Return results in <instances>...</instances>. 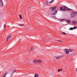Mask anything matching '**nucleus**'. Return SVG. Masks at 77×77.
Wrapping results in <instances>:
<instances>
[{
  "mask_svg": "<svg viewBox=\"0 0 77 77\" xmlns=\"http://www.w3.org/2000/svg\"><path fill=\"white\" fill-rule=\"evenodd\" d=\"M60 10L63 11H66L71 10L72 9L69 8L65 6H63V7H61L60 8Z\"/></svg>",
  "mask_w": 77,
  "mask_h": 77,
  "instance_id": "obj_1",
  "label": "nucleus"
},
{
  "mask_svg": "<svg viewBox=\"0 0 77 77\" xmlns=\"http://www.w3.org/2000/svg\"><path fill=\"white\" fill-rule=\"evenodd\" d=\"M76 16H77V12H72L70 14L71 18H74Z\"/></svg>",
  "mask_w": 77,
  "mask_h": 77,
  "instance_id": "obj_2",
  "label": "nucleus"
},
{
  "mask_svg": "<svg viewBox=\"0 0 77 77\" xmlns=\"http://www.w3.org/2000/svg\"><path fill=\"white\" fill-rule=\"evenodd\" d=\"M33 62L34 63L36 64V63H41L42 61L40 60H33Z\"/></svg>",
  "mask_w": 77,
  "mask_h": 77,
  "instance_id": "obj_3",
  "label": "nucleus"
},
{
  "mask_svg": "<svg viewBox=\"0 0 77 77\" xmlns=\"http://www.w3.org/2000/svg\"><path fill=\"white\" fill-rule=\"evenodd\" d=\"M62 56L61 55L60 56H59V55H56L55 57L56 59H60L62 57Z\"/></svg>",
  "mask_w": 77,
  "mask_h": 77,
  "instance_id": "obj_4",
  "label": "nucleus"
},
{
  "mask_svg": "<svg viewBox=\"0 0 77 77\" xmlns=\"http://www.w3.org/2000/svg\"><path fill=\"white\" fill-rule=\"evenodd\" d=\"M56 8H57V7H51L49 8V9H52V11H53L54 10H56Z\"/></svg>",
  "mask_w": 77,
  "mask_h": 77,
  "instance_id": "obj_5",
  "label": "nucleus"
},
{
  "mask_svg": "<svg viewBox=\"0 0 77 77\" xmlns=\"http://www.w3.org/2000/svg\"><path fill=\"white\" fill-rule=\"evenodd\" d=\"M65 51H66V54H69V51L68 49H66L65 50Z\"/></svg>",
  "mask_w": 77,
  "mask_h": 77,
  "instance_id": "obj_6",
  "label": "nucleus"
},
{
  "mask_svg": "<svg viewBox=\"0 0 77 77\" xmlns=\"http://www.w3.org/2000/svg\"><path fill=\"white\" fill-rule=\"evenodd\" d=\"M0 6H1L2 7L3 6V3L2 2V0H0Z\"/></svg>",
  "mask_w": 77,
  "mask_h": 77,
  "instance_id": "obj_7",
  "label": "nucleus"
},
{
  "mask_svg": "<svg viewBox=\"0 0 77 77\" xmlns=\"http://www.w3.org/2000/svg\"><path fill=\"white\" fill-rule=\"evenodd\" d=\"M57 10L55 11L54 12V13H51V15H56V14H57Z\"/></svg>",
  "mask_w": 77,
  "mask_h": 77,
  "instance_id": "obj_8",
  "label": "nucleus"
},
{
  "mask_svg": "<svg viewBox=\"0 0 77 77\" xmlns=\"http://www.w3.org/2000/svg\"><path fill=\"white\" fill-rule=\"evenodd\" d=\"M66 22L67 23H71V20H66Z\"/></svg>",
  "mask_w": 77,
  "mask_h": 77,
  "instance_id": "obj_9",
  "label": "nucleus"
},
{
  "mask_svg": "<svg viewBox=\"0 0 77 77\" xmlns=\"http://www.w3.org/2000/svg\"><path fill=\"white\" fill-rule=\"evenodd\" d=\"M10 38H11V35H9L8 37H7V39L6 40V41L8 42V40H9V39Z\"/></svg>",
  "mask_w": 77,
  "mask_h": 77,
  "instance_id": "obj_10",
  "label": "nucleus"
},
{
  "mask_svg": "<svg viewBox=\"0 0 77 77\" xmlns=\"http://www.w3.org/2000/svg\"><path fill=\"white\" fill-rule=\"evenodd\" d=\"M73 24H77V21L75 20H74L72 22Z\"/></svg>",
  "mask_w": 77,
  "mask_h": 77,
  "instance_id": "obj_11",
  "label": "nucleus"
},
{
  "mask_svg": "<svg viewBox=\"0 0 77 77\" xmlns=\"http://www.w3.org/2000/svg\"><path fill=\"white\" fill-rule=\"evenodd\" d=\"M34 48H33V47H32L31 48V50H30L29 51V52H30L31 51H33V50H34Z\"/></svg>",
  "mask_w": 77,
  "mask_h": 77,
  "instance_id": "obj_12",
  "label": "nucleus"
},
{
  "mask_svg": "<svg viewBox=\"0 0 77 77\" xmlns=\"http://www.w3.org/2000/svg\"><path fill=\"white\" fill-rule=\"evenodd\" d=\"M38 76H39V75H38V74L37 73H35L34 75L35 77H38Z\"/></svg>",
  "mask_w": 77,
  "mask_h": 77,
  "instance_id": "obj_13",
  "label": "nucleus"
},
{
  "mask_svg": "<svg viewBox=\"0 0 77 77\" xmlns=\"http://www.w3.org/2000/svg\"><path fill=\"white\" fill-rule=\"evenodd\" d=\"M65 19H59V20L60 21V22H62V21H63V20H65Z\"/></svg>",
  "mask_w": 77,
  "mask_h": 77,
  "instance_id": "obj_14",
  "label": "nucleus"
},
{
  "mask_svg": "<svg viewBox=\"0 0 77 77\" xmlns=\"http://www.w3.org/2000/svg\"><path fill=\"white\" fill-rule=\"evenodd\" d=\"M24 24H19V26H20V27H23V26H24Z\"/></svg>",
  "mask_w": 77,
  "mask_h": 77,
  "instance_id": "obj_15",
  "label": "nucleus"
},
{
  "mask_svg": "<svg viewBox=\"0 0 77 77\" xmlns=\"http://www.w3.org/2000/svg\"><path fill=\"white\" fill-rule=\"evenodd\" d=\"M53 18H54V20H56V19H57V20H59V19H58V18H56V16H55V17H53Z\"/></svg>",
  "mask_w": 77,
  "mask_h": 77,
  "instance_id": "obj_16",
  "label": "nucleus"
},
{
  "mask_svg": "<svg viewBox=\"0 0 77 77\" xmlns=\"http://www.w3.org/2000/svg\"><path fill=\"white\" fill-rule=\"evenodd\" d=\"M45 5H48V1H46L45 2Z\"/></svg>",
  "mask_w": 77,
  "mask_h": 77,
  "instance_id": "obj_17",
  "label": "nucleus"
},
{
  "mask_svg": "<svg viewBox=\"0 0 77 77\" xmlns=\"http://www.w3.org/2000/svg\"><path fill=\"white\" fill-rule=\"evenodd\" d=\"M69 30H73V28L72 27H71L69 28Z\"/></svg>",
  "mask_w": 77,
  "mask_h": 77,
  "instance_id": "obj_18",
  "label": "nucleus"
},
{
  "mask_svg": "<svg viewBox=\"0 0 77 77\" xmlns=\"http://www.w3.org/2000/svg\"><path fill=\"white\" fill-rule=\"evenodd\" d=\"M19 17L20 18V19L21 20L22 19V17L21 16V15H19Z\"/></svg>",
  "mask_w": 77,
  "mask_h": 77,
  "instance_id": "obj_19",
  "label": "nucleus"
},
{
  "mask_svg": "<svg viewBox=\"0 0 77 77\" xmlns=\"http://www.w3.org/2000/svg\"><path fill=\"white\" fill-rule=\"evenodd\" d=\"M69 52H72V51L71 49H69Z\"/></svg>",
  "mask_w": 77,
  "mask_h": 77,
  "instance_id": "obj_20",
  "label": "nucleus"
},
{
  "mask_svg": "<svg viewBox=\"0 0 77 77\" xmlns=\"http://www.w3.org/2000/svg\"><path fill=\"white\" fill-rule=\"evenodd\" d=\"M54 1V0H52L50 2V4H51L53 2V1Z\"/></svg>",
  "mask_w": 77,
  "mask_h": 77,
  "instance_id": "obj_21",
  "label": "nucleus"
},
{
  "mask_svg": "<svg viewBox=\"0 0 77 77\" xmlns=\"http://www.w3.org/2000/svg\"><path fill=\"white\" fill-rule=\"evenodd\" d=\"M62 33H63V34L64 35H66V34L64 32H62Z\"/></svg>",
  "mask_w": 77,
  "mask_h": 77,
  "instance_id": "obj_22",
  "label": "nucleus"
},
{
  "mask_svg": "<svg viewBox=\"0 0 77 77\" xmlns=\"http://www.w3.org/2000/svg\"><path fill=\"white\" fill-rule=\"evenodd\" d=\"M73 29H76V27H74L73 28Z\"/></svg>",
  "mask_w": 77,
  "mask_h": 77,
  "instance_id": "obj_23",
  "label": "nucleus"
},
{
  "mask_svg": "<svg viewBox=\"0 0 77 77\" xmlns=\"http://www.w3.org/2000/svg\"><path fill=\"white\" fill-rule=\"evenodd\" d=\"M58 72H60V69H58Z\"/></svg>",
  "mask_w": 77,
  "mask_h": 77,
  "instance_id": "obj_24",
  "label": "nucleus"
},
{
  "mask_svg": "<svg viewBox=\"0 0 77 77\" xmlns=\"http://www.w3.org/2000/svg\"><path fill=\"white\" fill-rule=\"evenodd\" d=\"M57 41L60 42H62V41H60L59 40H58Z\"/></svg>",
  "mask_w": 77,
  "mask_h": 77,
  "instance_id": "obj_25",
  "label": "nucleus"
},
{
  "mask_svg": "<svg viewBox=\"0 0 77 77\" xmlns=\"http://www.w3.org/2000/svg\"><path fill=\"white\" fill-rule=\"evenodd\" d=\"M72 55H73V56H75V54H72Z\"/></svg>",
  "mask_w": 77,
  "mask_h": 77,
  "instance_id": "obj_26",
  "label": "nucleus"
},
{
  "mask_svg": "<svg viewBox=\"0 0 77 77\" xmlns=\"http://www.w3.org/2000/svg\"><path fill=\"white\" fill-rule=\"evenodd\" d=\"M4 27L5 29V27H6V25H4Z\"/></svg>",
  "mask_w": 77,
  "mask_h": 77,
  "instance_id": "obj_27",
  "label": "nucleus"
},
{
  "mask_svg": "<svg viewBox=\"0 0 77 77\" xmlns=\"http://www.w3.org/2000/svg\"><path fill=\"white\" fill-rule=\"evenodd\" d=\"M42 41H43V42H45V40L44 39H42Z\"/></svg>",
  "mask_w": 77,
  "mask_h": 77,
  "instance_id": "obj_28",
  "label": "nucleus"
},
{
  "mask_svg": "<svg viewBox=\"0 0 77 77\" xmlns=\"http://www.w3.org/2000/svg\"><path fill=\"white\" fill-rule=\"evenodd\" d=\"M15 70H15V69L14 70V73L15 72Z\"/></svg>",
  "mask_w": 77,
  "mask_h": 77,
  "instance_id": "obj_29",
  "label": "nucleus"
},
{
  "mask_svg": "<svg viewBox=\"0 0 77 77\" xmlns=\"http://www.w3.org/2000/svg\"><path fill=\"white\" fill-rule=\"evenodd\" d=\"M60 69V71H62V69Z\"/></svg>",
  "mask_w": 77,
  "mask_h": 77,
  "instance_id": "obj_30",
  "label": "nucleus"
},
{
  "mask_svg": "<svg viewBox=\"0 0 77 77\" xmlns=\"http://www.w3.org/2000/svg\"><path fill=\"white\" fill-rule=\"evenodd\" d=\"M76 71L77 72V68H76Z\"/></svg>",
  "mask_w": 77,
  "mask_h": 77,
  "instance_id": "obj_31",
  "label": "nucleus"
},
{
  "mask_svg": "<svg viewBox=\"0 0 77 77\" xmlns=\"http://www.w3.org/2000/svg\"><path fill=\"white\" fill-rule=\"evenodd\" d=\"M31 7H32V6L30 7L29 8H31Z\"/></svg>",
  "mask_w": 77,
  "mask_h": 77,
  "instance_id": "obj_32",
  "label": "nucleus"
},
{
  "mask_svg": "<svg viewBox=\"0 0 77 77\" xmlns=\"http://www.w3.org/2000/svg\"><path fill=\"white\" fill-rule=\"evenodd\" d=\"M76 28L77 29V26L76 27Z\"/></svg>",
  "mask_w": 77,
  "mask_h": 77,
  "instance_id": "obj_33",
  "label": "nucleus"
},
{
  "mask_svg": "<svg viewBox=\"0 0 77 77\" xmlns=\"http://www.w3.org/2000/svg\"><path fill=\"white\" fill-rule=\"evenodd\" d=\"M11 77H12V76H11Z\"/></svg>",
  "mask_w": 77,
  "mask_h": 77,
  "instance_id": "obj_34",
  "label": "nucleus"
},
{
  "mask_svg": "<svg viewBox=\"0 0 77 77\" xmlns=\"http://www.w3.org/2000/svg\"><path fill=\"white\" fill-rule=\"evenodd\" d=\"M47 0V1H48V0Z\"/></svg>",
  "mask_w": 77,
  "mask_h": 77,
  "instance_id": "obj_35",
  "label": "nucleus"
}]
</instances>
